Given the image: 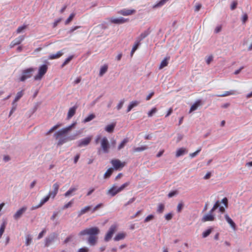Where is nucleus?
<instances>
[{"label":"nucleus","mask_w":252,"mask_h":252,"mask_svg":"<svg viewBox=\"0 0 252 252\" xmlns=\"http://www.w3.org/2000/svg\"><path fill=\"white\" fill-rule=\"evenodd\" d=\"M99 232L100 231L98 227H93L89 228H86L80 231L79 233V235H89L88 240V243L91 245L94 246L97 242L98 238L97 235L99 234Z\"/></svg>","instance_id":"nucleus-1"},{"label":"nucleus","mask_w":252,"mask_h":252,"mask_svg":"<svg viewBox=\"0 0 252 252\" xmlns=\"http://www.w3.org/2000/svg\"><path fill=\"white\" fill-rule=\"evenodd\" d=\"M74 125L75 124H73L66 127L62 128V129L59 130L54 134V137L56 139H59V141L58 142V146H61L63 145V143L66 142L69 140H71L74 139V138L73 137L70 138L64 136V135L71 129V128H72V127H73Z\"/></svg>","instance_id":"nucleus-2"},{"label":"nucleus","mask_w":252,"mask_h":252,"mask_svg":"<svg viewBox=\"0 0 252 252\" xmlns=\"http://www.w3.org/2000/svg\"><path fill=\"white\" fill-rule=\"evenodd\" d=\"M220 204V201H217L214 205L213 208L210 211L209 213L203 216L202 219L203 222H206L208 221H213L215 220V216L213 215V212L216 210Z\"/></svg>","instance_id":"nucleus-3"},{"label":"nucleus","mask_w":252,"mask_h":252,"mask_svg":"<svg viewBox=\"0 0 252 252\" xmlns=\"http://www.w3.org/2000/svg\"><path fill=\"white\" fill-rule=\"evenodd\" d=\"M34 70V68L32 67H30L23 70L21 73V75L19 78V81L24 82L27 79L31 78Z\"/></svg>","instance_id":"nucleus-4"},{"label":"nucleus","mask_w":252,"mask_h":252,"mask_svg":"<svg viewBox=\"0 0 252 252\" xmlns=\"http://www.w3.org/2000/svg\"><path fill=\"white\" fill-rule=\"evenodd\" d=\"M129 185V182H126L123 184L120 187L117 188L115 185L108 190V194H110L112 196H115L118 193L123 190L126 187Z\"/></svg>","instance_id":"nucleus-5"},{"label":"nucleus","mask_w":252,"mask_h":252,"mask_svg":"<svg viewBox=\"0 0 252 252\" xmlns=\"http://www.w3.org/2000/svg\"><path fill=\"white\" fill-rule=\"evenodd\" d=\"M118 230V225L116 224H114L110 227L108 232L106 234L104 240L106 242L109 241L111 239L113 234L117 231Z\"/></svg>","instance_id":"nucleus-6"},{"label":"nucleus","mask_w":252,"mask_h":252,"mask_svg":"<svg viewBox=\"0 0 252 252\" xmlns=\"http://www.w3.org/2000/svg\"><path fill=\"white\" fill-rule=\"evenodd\" d=\"M47 70L48 66L46 64H43L40 66L38 69V74L34 76V79L35 80H41L47 72Z\"/></svg>","instance_id":"nucleus-7"},{"label":"nucleus","mask_w":252,"mask_h":252,"mask_svg":"<svg viewBox=\"0 0 252 252\" xmlns=\"http://www.w3.org/2000/svg\"><path fill=\"white\" fill-rule=\"evenodd\" d=\"M110 163L113 167V169L116 170L122 169L126 164V162H121L118 159H112Z\"/></svg>","instance_id":"nucleus-8"},{"label":"nucleus","mask_w":252,"mask_h":252,"mask_svg":"<svg viewBox=\"0 0 252 252\" xmlns=\"http://www.w3.org/2000/svg\"><path fill=\"white\" fill-rule=\"evenodd\" d=\"M100 144L103 152L105 153H108L110 146L108 140L106 137H104L101 139Z\"/></svg>","instance_id":"nucleus-9"},{"label":"nucleus","mask_w":252,"mask_h":252,"mask_svg":"<svg viewBox=\"0 0 252 252\" xmlns=\"http://www.w3.org/2000/svg\"><path fill=\"white\" fill-rule=\"evenodd\" d=\"M25 39L24 35H21L14 39L9 44V48H13L16 45L20 44Z\"/></svg>","instance_id":"nucleus-10"},{"label":"nucleus","mask_w":252,"mask_h":252,"mask_svg":"<svg viewBox=\"0 0 252 252\" xmlns=\"http://www.w3.org/2000/svg\"><path fill=\"white\" fill-rule=\"evenodd\" d=\"M92 139V136H89L82 139L77 142V146L82 147L86 146L90 144Z\"/></svg>","instance_id":"nucleus-11"},{"label":"nucleus","mask_w":252,"mask_h":252,"mask_svg":"<svg viewBox=\"0 0 252 252\" xmlns=\"http://www.w3.org/2000/svg\"><path fill=\"white\" fill-rule=\"evenodd\" d=\"M109 21L113 24H121L128 21V19H125L123 17H120L118 18H111L109 19Z\"/></svg>","instance_id":"nucleus-12"},{"label":"nucleus","mask_w":252,"mask_h":252,"mask_svg":"<svg viewBox=\"0 0 252 252\" xmlns=\"http://www.w3.org/2000/svg\"><path fill=\"white\" fill-rule=\"evenodd\" d=\"M118 13L123 16H128L135 13V10L134 9H124L118 11Z\"/></svg>","instance_id":"nucleus-13"},{"label":"nucleus","mask_w":252,"mask_h":252,"mask_svg":"<svg viewBox=\"0 0 252 252\" xmlns=\"http://www.w3.org/2000/svg\"><path fill=\"white\" fill-rule=\"evenodd\" d=\"M26 207H23L22 208L19 209L13 216L14 219L18 220L21 218L24 213L26 211Z\"/></svg>","instance_id":"nucleus-14"},{"label":"nucleus","mask_w":252,"mask_h":252,"mask_svg":"<svg viewBox=\"0 0 252 252\" xmlns=\"http://www.w3.org/2000/svg\"><path fill=\"white\" fill-rule=\"evenodd\" d=\"M126 236V233L124 232H121L118 233L114 238L115 241H119L121 240L124 239Z\"/></svg>","instance_id":"nucleus-15"},{"label":"nucleus","mask_w":252,"mask_h":252,"mask_svg":"<svg viewBox=\"0 0 252 252\" xmlns=\"http://www.w3.org/2000/svg\"><path fill=\"white\" fill-rule=\"evenodd\" d=\"M77 108V106H74L69 109L67 116L68 120L71 119L75 115Z\"/></svg>","instance_id":"nucleus-16"},{"label":"nucleus","mask_w":252,"mask_h":252,"mask_svg":"<svg viewBox=\"0 0 252 252\" xmlns=\"http://www.w3.org/2000/svg\"><path fill=\"white\" fill-rule=\"evenodd\" d=\"M225 219L226 221L230 224L231 227L233 228V229L234 230H235L236 229V224L227 214L225 215Z\"/></svg>","instance_id":"nucleus-17"},{"label":"nucleus","mask_w":252,"mask_h":252,"mask_svg":"<svg viewBox=\"0 0 252 252\" xmlns=\"http://www.w3.org/2000/svg\"><path fill=\"white\" fill-rule=\"evenodd\" d=\"M92 206H87L84 208H82L79 212L78 213V216L80 217L83 214L88 212L89 211H91Z\"/></svg>","instance_id":"nucleus-18"},{"label":"nucleus","mask_w":252,"mask_h":252,"mask_svg":"<svg viewBox=\"0 0 252 252\" xmlns=\"http://www.w3.org/2000/svg\"><path fill=\"white\" fill-rule=\"evenodd\" d=\"M170 57L169 56H168V57H166L161 62L160 65H159V69H162L163 68H164V67L168 65V61H169L170 60Z\"/></svg>","instance_id":"nucleus-19"},{"label":"nucleus","mask_w":252,"mask_h":252,"mask_svg":"<svg viewBox=\"0 0 252 252\" xmlns=\"http://www.w3.org/2000/svg\"><path fill=\"white\" fill-rule=\"evenodd\" d=\"M63 54V53L62 52V51H58L55 54H51L49 56V59L54 60V59H58V58H60Z\"/></svg>","instance_id":"nucleus-20"},{"label":"nucleus","mask_w":252,"mask_h":252,"mask_svg":"<svg viewBox=\"0 0 252 252\" xmlns=\"http://www.w3.org/2000/svg\"><path fill=\"white\" fill-rule=\"evenodd\" d=\"M140 102L138 101H133L130 103L127 108V112H129L134 107L137 106Z\"/></svg>","instance_id":"nucleus-21"},{"label":"nucleus","mask_w":252,"mask_h":252,"mask_svg":"<svg viewBox=\"0 0 252 252\" xmlns=\"http://www.w3.org/2000/svg\"><path fill=\"white\" fill-rule=\"evenodd\" d=\"M187 150L184 148H181L177 150L176 153V157H179L187 153Z\"/></svg>","instance_id":"nucleus-22"},{"label":"nucleus","mask_w":252,"mask_h":252,"mask_svg":"<svg viewBox=\"0 0 252 252\" xmlns=\"http://www.w3.org/2000/svg\"><path fill=\"white\" fill-rule=\"evenodd\" d=\"M49 198H50L49 197V196L47 195L46 197H45L44 198L41 200L40 203L38 205H37L36 207H33L32 208V209L33 210L41 207L45 203H46L49 200Z\"/></svg>","instance_id":"nucleus-23"},{"label":"nucleus","mask_w":252,"mask_h":252,"mask_svg":"<svg viewBox=\"0 0 252 252\" xmlns=\"http://www.w3.org/2000/svg\"><path fill=\"white\" fill-rule=\"evenodd\" d=\"M116 126V123H113L110 125H107L105 128V130L109 133H111L114 131V128Z\"/></svg>","instance_id":"nucleus-24"},{"label":"nucleus","mask_w":252,"mask_h":252,"mask_svg":"<svg viewBox=\"0 0 252 252\" xmlns=\"http://www.w3.org/2000/svg\"><path fill=\"white\" fill-rule=\"evenodd\" d=\"M201 105V100L196 101L190 107L189 113L195 111Z\"/></svg>","instance_id":"nucleus-25"},{"label":"nucleus","mask_w":252,"mask_h":252,"mask_svg":"<svg viewBox=\"0 0 252 252\" xmlns=\"http://www.w3.org/2000/svg\"><path fill=\"white\" fill-rule=\"evenodd\" d=\"M107 69H108V65L107 64H104L103 66H102L100 69L99 75L100 76H103V74L107 72Z\"/></svg>","instance_id":"nucleus-26"},{"label":"nucleus","mask_w":252,"mask_h":252,"mask_svg":"<svg viewBox=\"0 0 252 252\" xmlns=\"http://www.w3.org/2000/svg\"><path fill=\"white\" fill-rule=\"evenodd\" d=\"M235 94V92L234 91H226L223 94H220V95H217L218 97H224L230 95H233Z\"/></svg>","instance_id":"nucleus-27"},{"label":"nucleus","mask_w":252,"mask_h":252,"mask_svg":"<svg viewBox=\"0 0 252 252\" xmlns=\"http://www.w3.org/2000/svg\"><path fill=\"white\" fill-rule=\"evenodd\" d=\"M23 91H21L20 92H19L17 93L16 96L12 103V104L14 105L15 102H16L17 101H18L23 95Z\"/></svg>","instance_id":"nucleus-28"},{"label":"nucleus","mask_w":252,"mask_h":252,"mask_svg":"<svg viewBox=\"0 0 252 252\" xmlns=\"http://www.w3.org/2000/svg\"><path fill=\"white\" fill-rule=\"evenodd\" d=\"M55 237V234H54L51 237H48L45 240V246L48 247L49 246L50 243L54 241Z\"/></svg>","instance_id":"nucleus-29"},{"label":"nucleus","mask_w":252,"mask_h":252,"mask_svg":"<svg viewBox=\"0 0 252 252\" xmlns=\"http://www.w3.org/2000/svg\"><path fill=\"white\" fill-rule=\"evenodd\" d=\"M128 142V139L126 138H125L122 142L119 144V145L118 147V150H120L122 148H123L126 144Z\"/></svg>","instance_id":"nucleus-30"},{"label":"nucleus","mask_w":252,"mask_h":252,"mask_svg":"<svg viewBox=\"0 0 252 252\" xmlns=\"http://www.w3.org/2000/svg\"><path fill=\"white\" fill-rule=\"evenodd\" d=\"M169 0H160L155 5L153 6V8H157L159 7H161L167 1Z\"/></svg>","instance_id":"nucleus-31"},{"label":"nucleus","mask_w":252,"mask_h":252,"mask_svg":"<svg viewBox=\"0 0 252 252\" xmlns=\"http://www.w3.org/2000/svg\"><path fill=\"white\" fill-rule=\"evenodd\" d=\"M114 169L112 168H109L106 172L105 173L104 175V178H109L111 174H112L113 172Z\"/></svg>","instance_id":"nucleus-32"},{"label":"nucleus","mask_w":252,"mask_h":252,"mask_svg":"<svg viewBox=\"0 0 252 252\" xmlns=\"http://www.w3.org/2000/svg\"><path fill=\"white\" fill-rule=\"evenodd\" d=\"M147 149H148V147L147 146H142L140 147L134 148L133 149V151L134 152H141V151H144Z\"/></svg>","instance_id":"nucleus-33"},{"label":"nucleus","mask_w":252,"mask_h":252,"mask_svg":"<svg viewBox=\"0 0 252 252\" xmlns=\"http://www.w3.org/2000/svg\"><path fill=\"white\" fill-rule=\"evenodd\" d=\"M149 32L148 31H145L144 32L142 33L140 36L137 39L138 40H139L140 42L145 38L149 34Z\"/></svg>","instance_id":"nucleus-34"},{"label":"nucleus","mask_w":252,"mask_h":252,"mask_svg":"<svg viewBox=\"0 0 252 252\" xmlns=\"http://www.w3.org/2000/svg\"><path fill=\"white\" fill-rule=\"evenodd\" d=\"M95 117V116L94 114H91L89 115L87 117H86L83 121L84 123H87L91 121H92L93 119H94Z\"/></svg>","instance_id":"nucleus-35"},{"label":"nucleus","mask_w":252,"mask_h":252,"mask_svg":"<svg viewBox=\"0 0 252 252\" xmlns=\"http://www.w3.org/2000/svg\"><path fill=\"white\" fill-rule=\"evenodd\" d=\"M6 222L5 221L3 222L1 224L0 227V238H1L3 233H4L5 227H6Z\"/></svg>","instance_id":"nucleus-36"},{"label":"nucleus","mask_w":252,"mask_h":252,"mask_svg":"<svg viewBox=\"0 0 252 252\" xmlns=\"http://www.w3.org/2000/svg\"><path fill=\"white\" fill-rule=\"evenodd\" d=\"M77 190V189L75 188H71L69 189L67 191L65 194H64V196L65 197H67V196H69L70 194H71V193L73 192H74L75 191H76Z\"/></svg>","instance_id":"nucleus-37"},{"label":"nucleus","mask_w":252,"mask_h":252,"mask_svg":"<svg viewBox=\"0 0 252 252\" xmlns=\"http://www.w3.org/2000/svg\"><path fill=\"white\" fill-rule=\"evenodd\" d=\"M75 15V14L74 13H71L69 15V17L65 21V24L68 25L72 20V19L74 17Z\"/></svg>","instance_id":"nucleus-38"},{"label":"nucleus","mask_w":252,"mask_h":252,"mask_svg":"<svg viewBox=\"0 0 252 252\" xmlns=\"http://www.w3.org/2000/svg\"><path fill=\"white\" fill-rule=\"evenodd\" d=\"M212 229L213 228H210V229H208L207 230H206L205 231L203 232V233H202V237L203 238H206L208 236H209L210 233H211L212 231Z\"/></svg>","instance_id":"nucleus-39"},{"label":"nucleus","mask_w":252,"mask_h":252,"mask_svg":"<svg viewBox=\"0 0 252 252\" xmlns=\"http://www.w3.org/2000/svg\"><path fill=\"white\" fill-rule=\"evenodd\" d=\"M27 25H23L22 26L19 27L16 30V33H20L23 32L24 30L27 29Z\"/></svg>","instance_id":"nucleus-40"},{"label":"nucleus","mask_w":252,"mask_h":252,"mask_svg":"<svg viewBox=\"0 0 252 252\" xmlns=\"http://www.w3.org/2000/svg\"><path fill=\"white\" fill-rule=\"evenodd\" d=\"M73 56L72 55L69 56L67 59H66V60L63 63L62 65V66L63 67L64 66L68 64L69 63V62L73 59Z\"/></svg>","instance_id":"nucleus-41"},{"label":"nucleus","mask_w":252,"mask_h":252,"mask_svg":"<svg viewBox=\"0 0 252 252\" xmlns=\"http://www.w3.org/2000/svg\"><path fill=\"white\" fill-rule=\"evenodd\" d=\"M158 110L156 107L153 108L151 111L148 113V116L149 117H152L154 114L157 112Z\"/></svg>","instance_id":"nucleus-42"},{"label":"nucleus","mask_w":252,"mask_h":252,"mask_svg":"<svg viewBox=\"0 0 252 252\" xmlns=\"http://www.w3.org/2000/svg\"><path fill=\"white\" fill-rule=\"evenodd\" d=\"M164 209V205L163 204H159L158 206L157 212L159 213L163 212Z\"/></svg>","instance_id":"nucleus-43"},{"label":"nucleus","mask_w":252,"mask_h":252,"mask_svg":"<svg viewBox=\"0 0 252 252\" xmlns=\"http://www.w3.org/2000/svg\"><path fill=\"white\" fill-rule=\"evenodd\" d=\"M73 203V200H70L67 203L65 204L63 207V209H66L69 207H70Z\"/></svg>","instance_id":"nucleus-44"},{"label":"nucleus","mask_w":252,"mask_h":252,"mask_svg":"<svg viewBox=\"0 0 252 252\" xmlns=\"http://www.w3.org/2000/svg\"><path fill=\"white\" fill-rule=\"evenodd\" d=\"M201 148H198V150L196 151H195V152L190 153L189 154V157L191 158H193L195 157V156H196L198 155V154L201 151Z\"/></svg>","instance_id":"nucleus-45"},{"label":"nucleus","mask_w":252,"mask_h":252,"mask_svg":"<svg viewBox=\"0 0 252 252\" xmlns=\"http://www.w3.org/2000/svg\"><path fill=\"white\" fill-rule=\"evenodd\" d=\"M32 241V238L31 236V235H28L26 237V246H29Z\"/></svg>","instance_id":"nucleus-46"},{"label":"nucleus","mask_w":252,"mask_h":252,"mask_svg":"<svg viewBox=\"0 0 252 252\" xmlns=\"http://www.w3.org/2000/svg\"><path fill=\"white\" fill-rule=\"evenodd\" d=\"M140 44V42L139 41V40H138L137 39H136L132 49H133V50H134L136 51L137 49V48H138V46H139Z\"/></svg>","instance_id":"nucleus-47"},{"label":"nucleus","mask_w":252,"mask_h":252,"mask_svg":"<svg viewBox=\"0 0 252 252\" xmlns=\"http://www.w3.org/2000/svg\"><path fill=\"white\" fill-rule=\"evenodd\" d=\"M59 187H60V185L58 183H55L53 186V191L58 192Z\"/></svg>","instance_id":"nucleus-48"},{"label":"nucleus","mask_w":252,"mask_h":252,"mask_svg":"<svg viewBox=\"0 0 252 252\" xmlns=\"http://www.w3.org/2000/svg\"><path fill=\"white\" fill-rule=\"evenodd\" d=\"M154 218V216L153 215H150L148 216L144 220V222H147L149 221L150 220H153Z\"/></svg>","instance_id":"nucleus-49"},{"label":"nucleus","mask_w":252,"mask_h":252,"mask_svg":"<svg viewBox=\"0 0 252 252\" xmlns=\"http://www.w3.org/2000/svg\"><path fill=\"white\" fill-rule=\"evenodd\" d=\"M58 192L53 191L52 192H49L48 194L47 195L49 198L52 197L54 198L56 195H57Z\"/></svg>","instance_id":"nucleus-50"},{"label":"nucleus","mask_w":252,"mask_h":252,"mask_svg":"<svg viewBox=\"0 0 252 252\" xmlns=\"http://www.w3.org/2000/svg\"><path fill=\"white\" fill-rule=\"evenodd\" d=\"M237 1H233L231 4V6H230V8L231 10H234L236 7H237Z\"/></svg>","instance_id":"nucleus-51"},{"label":"nucleus","mask_w":252,"mask_h":252,"mask_svg":"<svg viewBox=\"0 0 252 252\" xmlns=\"http://www.w3.org/2000/svg\"><path fill=\"white\" fill-rule=\"evenodd\" d=\"M136 198L135 197H132L131 199H130L125 205V206H126L128 205H129L131 203H132L135 200Z\"/></svg>","instance_id":"nucleus-52"},{"label":"nucleus","mask_w":252,"mask_h":252,"mask_svg":"<svg viewBox=\"0 0 252 252\" xmlns=\"http://www.w3.org/2000/svg\"><path fill=\"white\" fill-rule=\"evenodd\" d=\"M46 229H43V230H42V231H41V232L39 234V235H38V236L37 238H38V239H41V238L43 237V236L44 235V234L46 233Z\"/></svg>","instance_id":"nucleus-53"},{"label":"nucleus","mask_w":252,"mask_h":252,"mask_svg":"<svg viewBox=\"0 0 252 252\" xmlns=\"http://www.w3.org/2000/svg\"><path fill=\"white\" fill-rule=\"evenodd\" d=\"M124 103V100H121L119 102V103L118 104V105L117 106V108L118 110H120L122 108Z\"/></svg>","instance_id":"nucleus-54"},{"label":"nucleus","mask_w":252,"mask_h":252,"mask_svg":"<svg viewBox=\"0 0 252 252\" xmlns=\"http://www.w3.org/2000/svg\"><path fill=\"white\" fill-rule=\"evenodd\" d=\"M89 252V249L88 248H86V247L80 248V249L78 250V252Z\"/></svg>","instance_id":"nucleus-55"},{"label":"nucleus","mask_w":252,"mask_h":252,"mask_svg":"<svg viewBox=\"0 0 252 252\" xmlns=\"http://www.w3.org/2000/svg\"><path fill=\"white\" fill-rule=\"evenodd\" d=\"M177 193V191H171L170 192H169L168 194V197L170 198V197H173L174 195H176V194Z\"/></svg>","instance_id":"nucleus-56"},{"label":"nucleus","mask_w":252,"mask_h":252,"mask_svg":"<svg viewBox=\"0 0 252 252\" xmlns=\"http://www.w3.org/2000/svg\"><path fill=\"white\" fill-rule=\"evenodd\" d=\"M221 26H217L215 29V32L217 33H219V32H220L221 30Z\"/></svg>","instance_id":"nucleus-57"},{"label":"nucleus","mask_w":252,"mask_h":252,"mask_svg":"<svg viewBox=\"0 0 252 252\" xmlns=\"http://www.w3.org/2000/svg\"><path fill=\"white\" fill-rule=\"evenodd\" d=\"M81 28V27H80V26H75V27H72V28L70 30V31H69V32L70 33H72L74 31H75V30H77V29H79V28Z\"/></svg>","instance_id":"nucleus-58"},{"label":"nucleus","mask_w":252,"mask_h":252,"mask_svg":"<svg viewBox=\"0 0 252 252\" xmlns=\"http://www.w3.org/2000/svg\"><path fill=\"white\" fill-rule=\"evenodd\" d=\"M213 61V56H210L209 57H208L207 58V59H206V63L208 64H209L210 63Z\"/></svg>","instance_id":"nucleus-59"},{"label":"nucleus","mask_w":252,"mask_h":252,"mask_svg":"<svg viewBox=\"0 0 252 252\" xmlns=\"http://www.w3.org/2000/svg\"><path fill=\"white\" fill-rule=\"evenodd\" d=\"M248 18V15L247 14H244L242 17V22L243 23H245L247 21Z\"/></svg>","instance_id":"nucleus-60"},{"label":"nucleus","mask_w":252,"mask_h":252,"mask_svg":"<svg viewBox=\"0 0 252 252\" xmlns=\"http://www.w3.org/2000/svg\"><path fill=\"white\" fill-rule=\"evenodd\" d=\"M183 207V204L182 203H179L177 206V211L180 212Z\"/></svg>","instance_id":"nucleus-61"},{"label":"nucleus","mask_w":252,"mask_h":252,"mask_svg":"<svg viewBox=\"0 0 252 252\" xmlns=\"http://www.w3.org/2000/svg\"><path fill=\"white\" fill-rule=\"evenodd\" d=\"M73 236L72 235H70L68 237H67L64 241V243L66 244L68 242H69L71 239L72 238Z\"/></svg>","instance_id":"nucleus-62"},{"label":"nucleus","mask_w":252,"mask_h":252,"mask_svg":"<svg viewBox=\"0 0 252 252\" xmlns=\"http://www.w3.org/2000/svg\"><path fill=\"white\" fill-rule=\"evenodd\" d=\"M172 218V214L171 213H168L165 215L166 220H169Z\"/></svg>","instance_id":"nucleus-63"},{"label":"nucleus","mask_w":252,"mask_h":252,"mask_svg":"<svg viewBox=\"0 0 252 252\" xmlns=\"http://www.w3.org/2000/svg\"><path fill=\"white\" fill-rule=\"evenodd\" d=\"M201 6L202 5L200 3L196 4L195 6V11H198L200 9Z\"/></svg>","instance_id":"nucleus-64"}]
</instances>
